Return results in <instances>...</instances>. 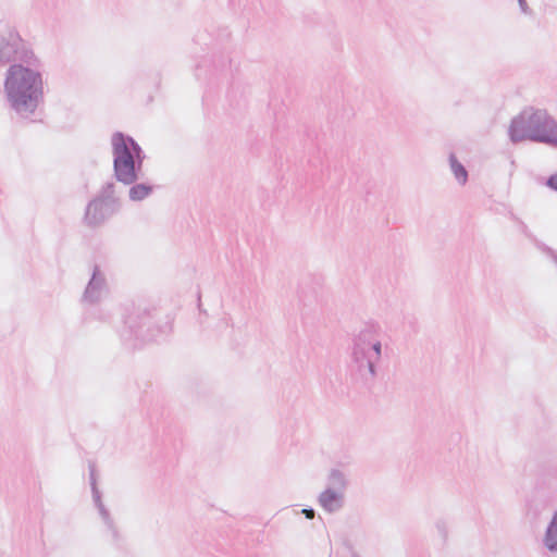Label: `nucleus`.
I'll list each match as a JSON object with an SVG mask.
<instances>
[{"mask_svg": "<svg viewBox=\"0 0 557 557\" xmlns=\"http://www.w3.org/2000/svg\"><path fill=\"white\" fill-rule=\"evenodd\" d=\"M3 95L10 111L23 120H32L44 101V77L39 63L9 66L4 72Z\"/></svg>", "mask_w": 557, "mask_h": 557, "instance_id": "1", "label": "nucleus"}, {"mask_svg": "<svg viewBox=\"0 0 557 557\" xmlns=\"http://www.w3.org/2000/svg\"><path fill=\"white\" fill-rule=\"evenodd\" d=\"M384 337L382 327L375 322L366 323L352 336L348 371L351 380L366 388H371L377 376L383 359Z\"/></svg>", "mask_w": 557, "mask_h": 557, "instance_id": "2", "label": "nucleus"}, {"mask_svg": "<svg viewBox=\"0 0 557 557\" xmlns=\"http://www.w3.org/2000/svg\"><path fill=\"white\" fill-rule=\"evenodd\" d=\"M508 136L513 144L529 140L557 149V121L544 109L528 107L511 120Z\"/></svg>", "mask_w": 557, "mask_h": 557, "instance_id": "3", "label": "nucleus"}, {"mask_svg": "<svg viewBox=\"0 0 557 557\" xmlns=\"http://www.w3.org/2000/svg\"><path fill=\"white\" fill-rule=\"evenodd\" d=\"M113 176L123 185L139 181L146 154L140 145L128 134L116 131L111 136Z\"/></svg>", "mask_w": 557, "mask_h": 557, "instance_id": "4", "label": "nucleus"}, {"mask_svg": "<svg viewBox=\"0 0 557 557\" xmlns=\"http://www.w3.org/2000/svg\"><path fill=\"white\" fill-rule=\"evenodd\" d=\"M160 312L157 309H134L124 318L121 338L136 348L138 344L154 341L158 336L170 331L169 321L159 322Z\"/></svg>", "mask_w": 557, "mask_h": 557, "instance_id": "5", "label": "nucleus"}, {"mask_svg": "<svg viewBox=\"0 0 557 557\" xmlns=\"http://www.w3.org/2000/svg\"><path fill=\"white\" fill-rule=\"evenodd\" d=\"M122 209L121 191L113 181L106 182L98 193L87 202L83 224L88 228H98L109 222Z\"/></svg>", "mask_w": 557, "mask_h": 557, "instance_id": "6", "label": "nucleus"}, {"mask_svg": "<svg viewBox=\"0 0 557 557\" xmlns=\"http://www.w3.org/2000/svg\"><path fill=\"white\" fill-rule=\"evenodd\" d=\"M18 63H39V60L18 33L0 34V70Z\"/></svg>", "mask_w": 557, "mask_h": 557, "instance_id": "7", "label": "nucleus"}, {"mask_svg": "<svg viewBox=\"0 0 557 557\" xmlns=\"http://www.w3.org/2000/svg\"><path fill=\"white\" fill-rule=\"evenodd\" d=\"M89 470V485L91 488L92 502L95 507L98 509L99 516L107 528V532L111 537V542L116 546L121 547L123 543V537L120 534L113 518L109 509L104 506L102 502V493L98 487L97 483V471L96 466L92 462L88 465Z\"/></svg>", "mask_w": 557, "mask_h": 557, "instance_id": "8", "label": "nucleus"}, {"mask_svg": "<svg viewBox=\"0 0 557 557\" xmlns=\"http://www.w3.org/2000/svg\"><path fill=\"white\" fill-rule=\"evenodd\" d=\"M107 290V280L100 268L96 264L92 269L91 276L85 287L82 300L84 302L95 305L99 302Z\"/></svg>", "mask_w": 557, "mask_h": 557, "instance_id": "9", "label": "nucleus"}, {"mask_svg": "<svg viewBox=\"0 0 557 557\" xmlns=\"http://www.w3.org/2000/svg\"><path fill=\"white\" fill-rule=\"evenodd\" d=\"M319 505L327 512L339 511L344 507L345 497L341 491L333 487H326L318 497Z\"/></svg>", "mask_w": 557, "mask_h": 557, "instance_id": "10", "label": "nucleus"}, {"mask_svg": "<svg viewBox=\"0 0 557 557\" xmlns=\"http://www.w3.org/2000/svg\"><path fill=\"white\" fill-rule=\"evenodd\" d=\"M543 545L548 552L557 554V510L554 511L552 519L546 527Z\"/></svg>", "mask_w": 557, "mask_h": 557, "instance_id": "11", "label": "nucleus"}, {"mask_svg": "<svg viewBox=\"0 0 557 557\" xmlns=\"http://www.w3.org/2000/svg\"><path fill=\"white\" fill-rule=\"evenodd\" d=\"M128 197L132 201H141L149 197L154 189V186L149 183H138L129 185Z\"/></svg>", "mask_w": 557, "mask_h": 557, "instance_id": "12", "label": "nucleus"}, {"mask_svg": "<svg viewBox=\"0 0 557 557\" xmlns=\"http://www.w3.org/2000/svg\"><path fill=\"white\" fill-rule=\"evenodd\" d=\"M448 162L456 181L460 185H466L469 177L468 170L466 169V166L458 160L454 152L449 153Z\"/></svg>", "mask_w": 557, "mask_h": 557, "instance_id": "13", "label": "nucleus"}, {"mask_svg": "<svg viewBox=\"0 0 557 557\" xmlns=\"http://www.w3.org/2000/svg\"><path fill=\"white\" fill-rule=\"evenodd\" d=\"M348 485V480L343 471L332 469L327 475V487H333L335 491L345 492Z\"/></svg>", "mask_w": 557, "mask_h": 557, "instance_id": "14", "label": "nucleus"}, {"mask_svg": "<svg viewBox=\"0 0 557 557\" xmlns=\"http://www.w3.org/2000/svg\"><path fill=\"white\" fill-rule=\"evenodd\" d=\"M211 66H212V72L213 73H216L219 71H222L224 69H226V66L230 64V59L224 55V54H220L216 59H212L211 61Z\"/></svg>", "mask_w": 557, "mask_h": 557, "instance_id": "15", "label": "nucleus"}, {"mask_svg": "<svg viewBox=\"0 0 557 557\" xmlns=\"http://www.w3.org/2000/svg\"><path fill=\"white\" fill-rule=\"evenodd\" d=\"M536 247L544 252L546 256H548L557 265V251L547 246L544 243L536 242Z\"/></svg>", "mask_w": 557, "mask_h": 557, "instance_id": "16", "label": "nucleus"}, {"mask_svg": "<svg viewBox=\"0 0 557 557\" xmlns=\"http://www.w3.org/2000/svg\"><path fill=\"white\" fill-rule=\"evenodd\" d=\"M517 1H518L521 13H523L524 15H529V16L533 15V10L529 7L527 0H517Z\"/></svg>", "mask_w": 557, "mask_h": 557, "instance_id": "17", "label": "nucleus"}, {"mask_svg": "<svg viewBox=\"0 0 557 557\" xmlns=\"http://www.w3.org/2000/svg\"><path fill=\"white\" fill-rule=\"evenodd\" d=\"M546 186L552 190L557 191V172L547 177Z\"/></svg>", "mask_w": 557, "mask_h": 557, "instance_id": "18", "label": "nucleus"}, {"mask_svg": "<svg viewBox=\"0 0 557 557\" xmlns=\"http://www.w3.org/2000/svg\"><path fill=\"white\" fill-rule=\"evenodd\" d=\"M301 513L306 517V519H313L315 516V510L312 507L304 508Z\"/></svg>", "mask_w": 557, "mask_h": 557, "instance_id": "19", "label": "nucleus"}, {"mask_svg": "<svg viewBox=\"0 0 557 557\" xmlns=\"http://www.w3.org/2000/svg\"><path fill=\"white\" fill-rule=\"evenodd\" d=\"M207 64V60H203L202 63H199L196 65V73H195V76L197 79H201V74H200V71L202 69V66Z\"/></svg>", "mask_w": 557, "mask_h": 557, "instance_id": "20", "label": "nucleus"}, {"mask_svg": "<svg viewBox=\"0 0 557 557\" xmlns=\"http://www.w3.org/2000/svg\"><path fill=\"white\" fill-rule=\"evenodd\" d=\"M348 557H360L356 552L349 548V556Z\"/></svg>", "mask_w": 557, "mask_h": 557, "instance_id": "21", "label": "nucleus"}]
</instances>
